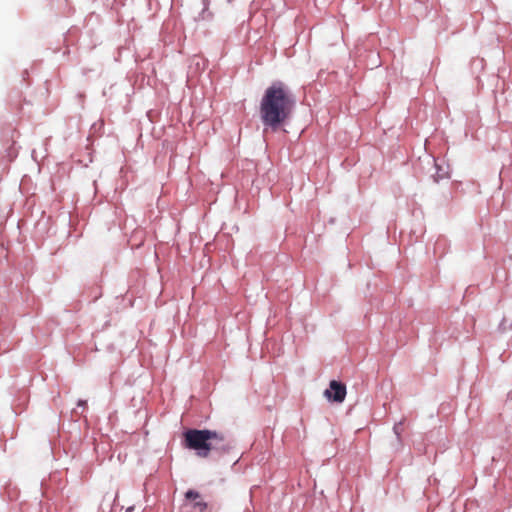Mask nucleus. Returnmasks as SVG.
<instances>
[{
  "label": "nucleus",
  "mask_w": 512,
  "mask_h": 512,
  "mask_svg": "<svg viewBox=\"0 0 512 512\" xmlns=\"http://www.w3.org/2000/svg\"><path fill=\"white\" fill-rule=\"evenodd\" d=\"M296 100L289 87L281 81L272 83L265 90L259 106L264 132L278 131L290 119Z\"/></svg>",
  "instance_id": "1"
},
{
  "label": "nucleus",
  "mask_w": 512,
  "mask_h": 512,
  "mask_svg": "<svg viewBox=\"0 0 512 512\" xmlns=\"http://www.w3.org/2000/svg\"><path fill=\"white\" fill-rule=\"evenodd\" d=\"M184 445L197 451V455L203 458L208 457L211 451L226 453L233 447L232 441L225 433L208 429L187 430L184 433Z\"/></svg>",
  "instance_id": "2"
},
{
  "label": "nucleus",
  "mask_w": 512,
  "mask_h": 512,
  "mask_svg": "<svg viewBox=\"0 0 512 512\" xmlns=\"http://www.w3.org/2000/svg\"><path fill=\"white\" fill-rule=\"evenodd\" d=\"M207 508L208 505L199 492L188 490L185 493V500L180 507V512H206Z\"/></svg>",
  "instance_id": "3"
},
{
  "label": "nucleus",
  "mask_w": 512,
  "mask_h": 512,
  "mask_svg": "<svg viewBox=\"0 0 512 512\" xmlns=\"http://www.w3.org/2000/svg\"><path fill=\"white\" fill-rule=\"evenodd\" d=\"M324 396L329 401L342 403L346 397L345 384L336 380L330 381L329 388L324 391Z\"/></svg>",
  "instance_id": "4"
},
{
  "label": "nucleus",
  "mask_w": 512,
  "mask_h": 512,
  "mask_svg": "<svg viewBox=\"0 0 512 512\" xmlns=\"http://www.w3.org/2000/svg\"><path fill=\"white\" fill-rule=\"evenodd\" d=\"M394 432L399 436L402 431V422H399L394 425Z\"/></svg>",
  "instance_id": "5"
},
{
  "label": "nucleus",
  "mask_w": 512,
  "mask_h": 512,
  "mask_svg": "<svg viewBox=\"0 0 512 512\" xmlns=\"http://www.w3.org/2000/svg\"><path fill=\"white\" fill-rule=\"evenodd\" d=\"M78 405H79V406H85V405H86V401L80 400V401L78 402Z\"/></svg>",
  "instance_id": "6"
}]
</instances>
